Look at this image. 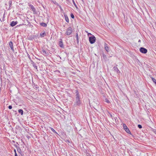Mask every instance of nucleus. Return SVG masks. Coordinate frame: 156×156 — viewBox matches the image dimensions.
Segmentation results:
<instances>
[{
  "label": "nucleus",
  "instance_id": "nucleus-1",
  "mask_svg": "<svg viewBox=\"0 0 156 156\" xmlns=\"http://www.w3.org/2000/svg\"><path fill=\"white\" fill-rule=\"evenodd\" d=\"M76 98L75 102V105L80 106L81 104V101L79 92L77 90H76Z\"/></svg>",
  "mask_w": 156,
  "mask_h": 156
},
{
  "label": "nucleus",
  "instance_id": "nucleus-2",
  "mask_svg": "<svg viewBox=\"0 0 156 156\" xmlns=\"http://www.w3.org/2000/svg\"><path fill=\"white\" fill-rule=\"evenodd\" d=\"M89 41L91 44L94 43L96 41V38L94 35H92L89 37Z\"/></svg>",
  "mask_w": 156,
  "mask_h": 156
},
{
  "label": "nucleus",
  "instance_id": "nucleus-3",
  "mask_svg": "<svg viewBox=\"0 0 156 156\" xmlns=\"http://www.w3.org/2000/svg\"><path fill=\"white\" fill-rule=\"evenodd\" d=\"M72 28L71 27H69L67 29L66 34L67 35H69L72 34Z\"/></svg>",
  "mask_w": 156,
  "mask_h": 156
},
{
  "label": "nucleus",
  "instance_id": "nucleus-4",
  "mask_svg": "<svg viewBox=\"0 0 156 156\" xmlns=\"http://www.w3.org/2000/svg\"><path fill=\"white\" fill-rule=\"evenodd\" d=\"M140 51L142 53L146 54L147 52V50L143 47H141L140 49Z\"/></svg>",
  "mask_w": 156,
  "mask_h": 156
},
{
  "label": "nucleus",
  "instance_id": "nucleus-5",
  "mask_svg": "<svg viewBox=\"0 0 156 156\" xmlns=\"http://www.w3.org/2000/svg\"><path fill=\"white\" fill-rule=\"evenodd\" d=\"M123 126L124 129L126 131V132L127 133L131 134V133L130 131H129V129L127 128L126 126V125L125 124H123Z\"/></svg>",
  "mask_w": 156,
  "mask_h": 156
},
{
  "label": "nucleus",
  "instance_id": "nucleus-6",
  "mask_svg": "<svg viewBox=\"0 0 156 156\" xmlns=\"http://www.w3.org/2000/svg\"><path fill=\"white\" fill-rule=\"evenodd\" d=\"M9 46L10 47V48L11 49V50L12 51L14 52V50L13 48V43L12 41H10L9 43Z\"/></svg>",
  "mask_w": 156,
  "mask_h": 156
},
{
  "label": "nucleus",
  "instance_id": "nucleus-7",
  "mask_svg": "<svg viewBox=\"0 0 156 156\" xmlns=\"http://www.w3.org/2000/svg\"><path fill=\"white\" fill-rule=\"evenodd\" d=\"M114 71H115L117 74H119L120 73V72L116 66H114L113 67Z\"/></svg>",
  "mask_w": 156,
  "mask_h": 156
},
{
  "label": "nucleus",
  "instance_id": "nucleus-8",
  "mask_svg": "<svg viewBox=\"0 0 156 156\" xmlns=\"http://www.w3.org/2000/svg\"><path fill=\"white\" fill-rule=\"evenodd\" d=\"M60 41L58 42V45L60 47L62 48H64V46L63 45V42L62 41V39H60Z\"/></svg>",
  "mask_w": 156,
  "mask_h": 156
},
{
  "label": "nucleus",
  "instance_id": "nucleus-9",
  "mask_svg": "<svg viewBox=\"0 0 156 156\" xmlns=\"http://www.w3.org/2000/svg\"><path fill=\"white\" fill-rule=\"evenodd\" d=\"M17 21L15 22L14 21H12L10 23V26L12 27H14V26L16 25L17 24Z\"/></svg>",
  "mask_w": 156,
  "mask_h": 156
},
{
  "label": "nucleus",
  "instance_id": "nucleus-10",
  "mask_svg": "<svg viewBox=\"0 0 156 156\" xmlns=\"http://www.w3.org/2000/svg\"><path fill=\"white\" fill-rule=\"evenodd\" d=\"M105 50L107 51V52L108 51L109 48L107 44L106 43H105Z\"/></svg>",
  "mask_w": 156,
  "mask_h": 156
},
{
  "label": "nucleus",
  "instance_id": "nucleus-11",
  "mask_svg": "<svg viewBox=\"0 0 156 156\" xmlns=\"http://www.w3.org/2000/svg\"><path fill=\"white\" fill-rule=\"evenodd\" d=\"M30 7L31 8V9L34 12H36V10L35 9V8L33 5H30Z\"/></svg>",
  "mask_w": 156,
  "mask_h": 156
},
{
  "label": "nucleus",
  "instance_id": "nucleus-12",
  "mask_svg": "<svg viewBox=\"0 0 156 156\" xmlns=\"http://www.w3.org/2000/svg\"><path fill=\"white\" fill-rule=\"evenodd\" d=\"M40 24L41 26L44 27H46L47 26V24L44 23H41Z\"/></svg>",
  "mask_w": 156,
  "mask_h": 156
},
{
  "label": "nucleus",
  "instance_id": "nucleus-13",
  "mask_svg": "<svg viewBox=\"0 0 156 156\" xmlns=\"http://www.w3.org/2000/svg\"><path fill=\"white\" fill-rule=\"evenodd\" d=\"M76 38L77 43V44H78V43H79L78 35V34L77 33L76 34Z\"/></svg>",
  "mask_w": 156,
  "mask_h": 156
},
{
  "label": "nucleus",
  "instance_id": "nucleus-14",
  "mask_svg": "<svg viewBox=\"0 0 156 156\" xmlns=\"http://www.w3.org/2000/svg\"><path fill=\"white\" fill-rule=\"evenodd\" d=\"M65 20H66V22L67 23H69V18L68 17V16L66 15H65Z\"/></svg>",
  "mask_w": 156,
  "mask_h": 156
},
{
  "label": "nucleus",
  "instance_id": "nucleus-15",
  "mask_svg": "<svg viewBox=\"0 0 156 156\" xmlns=\"http://www.w3.org/2000/svg\"><path fill=\"white\" fill-rule=\"evenodd\" d=\"M45 35H46L45 32L40 34V36L42 37H44Z\"/></svg>",
  "mask_w": 156,
  "mask_h": 156
},
{
  "label": "nucleus",
  "instance_id": "nucleus-16",
  "mask_svg": "<svg viewBox=\"0 0 156 156\" xmlns=\"http://www.w3.org/2000/svg\"><path fill=\"white\" fill-rule=\"evenodd\" d=\"M17 149V151L20 154H21L22 152V151L20 147H18Z\"/></svg>",
  "mask_w": 156,
  "mask_h": 156
},
{
  "label": "nucleus",
  "instance_id": "nucleus-17",
  "mask_svg": "<svg viewBox=\"0 0 156 156\" xmlns=\"http://www.w3.org/2000/svg\"><path fill=\"white\" fill-rule=\"evenodd\" d=\"M12 4V1H9V9H10V8L11 7Z\"/></svg>",
  "mask_w": 156,
  "mask_h": 156
},
{
  "label": "nucleus",
  "instance_id": "nucleus-18",
  "mask_svg": "<svg viewBox=\"0 0 156 156\" xmlns=\"http://www.w3.org/2000/svg\"><path fill=\"white\" fill-rule=\"evenodd\" d=\"M32 64L34 68H35L36 69H37V67L36 66V64L33 62V63H32Z\"/></svg>",
  "mask_w": 156,
  "mask_h": 156
},
{
  "label": "nucleus",
  "instance_id": "nucleus-19",
  "mask_svg": "<svg viewBox=\"0 0 156 156\" xmlns=\"http://www.w3.org/2000/svg\"><path fill=\"white\" fill-rule=\"evenodd\" d=\"M18 112L19 113H20L21 115L23 114V111L22 109H19L18 110Z\"/></svg>",
  "mask_w": 156,
  "mask_h": 156
},
{
  "label": "nucleus",
  "instance_id": "nucleus-20",
  "mask_svg": "<svg viewBox=\"0 0 156 156\" xmlns=\"http://www.w3.org/2000/svg\"><path fill=\"white\" fill-rule=\"evenodd\" d=\"M151 78L152 79L153 81L155 83L156 85V80L153 77H151Z\"/></svg>",
  "mask_w": 156,
  "mask_h": 156
},
{
  "label": "nucleus",
  "instance_id": "nucleus-21",
  "mask_svg": "<svg viewBox=\"0 0 156 156\" xmlns=\"http://www.w3.org/2000/svg\"><path fill=\"white\" fill-rule=\"evenodd\" d=\"M72 1H73V3L74 4V6H75V7L76 8H77V6L76 5V4L74 1V0H72Z\"/></svg>",
  "mask_w": 156,
  "mask_h": 156
},
{
  "label": "nucleus",
  "instance_id": "nucleus-22",
  "mask_svg": "<svg viewBox=\"0 0 156 156\" xmlns=\"http://www.w3.org/2000/svg\"><path fill=\"white\" fill-rule=\"evenodd\" d=\"M51 129L52 130V131H53L54 133H57L52 128L50 127Z\"/></svg>",
  "mask_w": 156,
  "mask_h": 156
},
{
  "label": "nucleus",
  "instance_id": "nucleus-23",
  "mask_svg": "<svg viewBox=\"0 0 156 156\" xmlns=\"http://www.w3.org/2000/svg\"><path fill=\"white\" fill-rule=\"evenodd\" d=\"M103 59L105 60L106 58V55L104 54L103 55Z\"/></svg>",
  "mask_w": 156,
  "mask_h": 156
},
{
  "label": "nucleus",
  "instance_id": "nucleus-24",
  "mask_svg": "<svg viewBox=\"0 0 156 156\" xmlns=\"http://www.w3.org/2000/svg\"><path fill=\"white\" fill-rule=\"evenodd\" d=\"M70 16H71V17L72 18L74 19V16L73 13H71Z\"/></svg>",
  "mask_w": 156,
  "mask_h": 156
},
{
  "label": "nucleus",
  "instance_id": "nucleus-25",
  "mask_svg": "<svg viewBox=\"0 0 156 156\" xmlns=\"http://www.w3.org/2000/svg\"><path fill=\"white\" fill-rule=\"evenodd\" d=\"M138 127L139 129H141L142 128V126L140 124L138 125Z\"/></svg>",
  "mask_w": 156,
  "mask_h": 156
},
{
  "label": "nucleus",
  "instance_id": "nucleus-26",
  "mask_svg": "<svg viewBox=\"0 0 156 156\" xmlns=\"http://www.w3.org/2000/svg\"><path fill=\"white\" fill-rule=\"evenodd\" d=\"M5 13H4L3 14V16L2 19L3 21L4 20V19H5Z\"/></svg>",
  "mask_w": 156,
  "mask_h": 156
},
{
  "label": "nucleus",
  "instance_id": "nucleus-27",
  "mask_svg": "<svg viewBox=\"0 0 156 156\" xmlns=\"http://www.w3.org/2000/svg\"><path fill=\"white\" fill-rule=\"evenodd\" d=\"M12 108V107L11 105H9L8 107V108L10 109H11Z\"/></svg>",
  "mask_w": 156,
  "mask_h": 156
},
{
  "label": "nucleus",
  "instance_id": "nucleus-28",
  "mask_svg": "<svg viewBox=\"0 0 156 156\" xmlns=\"http://www.w3.org/2000/svg\"><path fill=\"white\" fill-rule=\"evenodd\" d=\"M153 131L156 134V130L155 129H153Z\"/></svg>",
  "mask_w": 156,
  "mask_h": 156
},
{
  "label": "nucleus",
  "instance_id": "nucleus-29",
  "mask_svg": "<svg viewBox=\"0 0 156 156\" xmlns=\"http://www.w3.org/2000/svg\"><path fill=\"white\" fill-rule=\"evenodd\" d=\"M14 146L16 147V149H17L18 148V147H19V146H18L17 145H16V144L14 145Z\"/></svg>",
  "mask_w": 156,
  "mask_h": 156
},
{
  "label": "nucleus",
  "instance_id": "nucleus-30",
  "mask_svg": "<svg viewBox=\"0 0 156 156\" xmlns=\"http://www.w3.org/2000/svg\"><path fill=\"white\" fill-rule=\"evenodd\" d=\"M42 52L44 53H46V52L45 50H42Z\"/></svg>",
  "mask_w": 156,
  "mask_h": 156
},
{
  "label": "nucleus",
  "instance_id": "nucleus-31",
  "mask_svg": "<svg viewBox=\"0 0 156 156\" xmlns=\"http://www.w3.org/2000/svg\"><path fill=\"white\" fill-rule=\"evenodd\" d=\"M53 2L55 4H57V3L56 2V1H53Z\"/></svg>",
  "mask_w": 156,
  "mask_h": 156
},
{
  "label": "nucleus",
  "instance_id": "nucleus-32",
  "mask_svg": "<svg viewBox=\"0 0 156 156\" xmlns=\"http://www.w3.org/2000/svg\"><path fill=\"white\" fill-rule=\"evenodd\" d=\"M106 101L108 103H109L110 102L108 100H106Z\"/></svg>",
  "mask_w": 156,
  "mask_h": 156
},
{
  "label": "nucleus",
  "instance_id": "nucleus-33",
  "mask_svg": "<svg viewBox=\"0 0 156 156\" xmlns=\"http://www.w3.org/2000/svg\"><path fill=\"white\" fill-rule=\"evenodd\" d=\"M15 156H18L16 153V154H15Z\"/></svg>",
  "mask_w": 156,
  "mask_h": 156
},
{
  "label": "nucleus",
  "instance_id": "nucleus-34",
  "mask_svg": "<svg viewBox=\"0 0 156 156\" xmlns=\"http://www.w3.org/2000/svg\"><path fill=\"white\" fill-rule=\"evenodd\" d=\"M14 151L15 153V154H16V150L15 149H14Z\"/></svg>",
  "mask_w": 156,
  "mask_h": 156
},
{
  "label": "nucleus",
  "instance_id": "nucleus-35",
  "mask_svg": "<svg viewBox=\"0 0 156 156\" xmlns=\"http://www.w3.org/2000/svg\"><path fill=\"white\" fill-rule=\"evenodd\" d=\"M91 35V34L90 33L88 34V35Z\"/></svg>",
  "mask_w": 156,
  "mask_h": 156
},
{
  "label": "nucleus",
  "instance_id": "nucleus-36",
  "mask_svg": "<svg viewBox=\"0 0 156 156\" xmlns=\"http://www.w3.org/2000/svg\"><path fill=\"white\" fill-rule=\"evenodd\" d=\"M16 144H18V145H19L18 143V142H16Z\"/></svg>",
  "mask_w": 156,
  "mask_h": 156
},
{
  "label": "nucleus",
  "instance_id": "nucleus-37",
  "mask_svg": "<svg viewBox=\"0 0 156 156\" xmlns=\"http://www.w3.org/2000/svg\"><path fill=\"white\" fill-rule=\"evenodd\" d=\"M110 116H111V117H112V114H111Z\"/></svg>",
  "mask_w": 156,
  "mask_h": 156
},
{
  "label": "nucleus",
  "instance_id": "nucleus-38",
  "mask_svg": "<svg viewBox=\"0 0 156 156\" xmlns=\"http://www.w3.org/2000/svg\"><path fill=\"white\" fill-rule=\"evenodd\" d=\"M82 1V2H83V0H81Z\"/></svg>",
  "mask_w": 156,
  "mask_h": 156
},
{
  "label": "nucleus",
  "instance_id": "nucleus-39",
  "mask_svg": "<svg viewBox=\"0 0 156 156\" xmlns=\"http://www.w3.org/2000/svg\"><path fill=\"white\" fill-rule=\"evenodd\" d=\"M140 40L139 41V42H140Z\"/></svg>",
  "mask_w": 156,
  "mask_h": 156
}]
</instances>
